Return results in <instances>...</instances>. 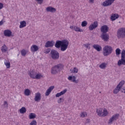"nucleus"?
I'll list each match as a JSON object with an SVG mask.
<instances>
[{
    "instance_id": "obj_14",
    "label": "nucleus",
    "mask_w": 125,
    "mask_h": 125,
    "mask_svg": "<svg viewBox=\"0 0 125 125\" xmlns=\"http://www.w3.org/2000/svg\"><path fill=\"white\" fill-rule=\"evenodd\" d=\"M34 100L36 102H40L41 101V99H42V95H41V93L37 92L35 94Z\"/></svg>"
},
{
    "instance_id": "obj_34",
    "label": "nucleus",
    "mask_w": 125,
    "mask_h": 125,
    "mask_svg": "<svg viewBox=\"0 0 125 125\" xmlns=\"http://www.w3.org/2000/svg\"><path fill=\"white\" fill-rule=\"evenodd\" d=\"M87 116V113L85 111L82 112L80 114L81 118H85Z\"/></svg>"
},
{
    "instance_id": "obj_18",
    "label": "nucleus",
    "mask_w": 125,
    "mask_h": 125,
    "mask_svg": "<svg viewBox=\"0 0 125 125\" xmlns=\"http://www.w3.org/2000/svg\"><path fill=\"white\" fill-rule=\"evenodd\" d=\"M42 78H43V75L42 73H40V72L37 71L34 80H40V79Z\"/></svg>"
},
{
    "instance_id": "obj_6",
    "label": "nucleus",
    "mask_w": 125,
    "mask_h": 125,
    "mask_svg": "<svg viewBox=\"0 0 125 125\" xmlns=\"http://www.w3.org/2000/svg\"><path fill=\"white\" fill-rule=\"evenodd\" d=\"M119 117H120V114L118 113H116L112 115V117L109 118L108 124L109 125H112V124H113V122H115L119 119Z\"/></svg>"
},
{
    "instance_id": "obj_37",
    "label": "nucleus",
    "mask_w": 125,
    "mask_h": 125,
    "mask_svg": "<svg viewBox=\"0 0 125 125\" xmlns=\"http://www.w3.org/2000/svg\"><path fill=\"white\" fill-rule=\"evenodd\" d=\"M29 118L30 120L36 118V114L35 113H31L29 115Z\"/></svg>"
},
{
    "instance_id": "obj_2",
    "label": "nucleus",
    "mask_w": 125,
    "mask_h": 125,
    "mask_svg": "<svg viewBox=\"0 0 125 125\" xmlns=\"http://www.w3.org/2000/svg\"><path fill=\"white\" fill-rule=\"evenodd\" d=\"M63 67L64 65L61 63L53 66L51 69V74L52 75H56V74H58L59 72L62 71Z\"/></svg>"
},
{
    "instance_id": "obj_20",
    "label": "nucleus",
    "mask_w": 125,
    "mask_h": 125,
    "mask_svg": "<svg viewBox=\"0 0 125 125\" xmlns=\"http://www.w3.org/2000/svg\"><path fill=\"white\" fill-rule=\"evenodd\" d=\"M5 37H10L12 35V32L9 30H5L4 31Z\"/></svg>"
},
{
    "instance_id": "obj_12",
    "label": "nucleus",
    "mask_w": 125,
    "mask_h": 125,
    "mask_svg": "<svg viewBox=\"0 0 125 125\" xmlns=\"http://www.w3.org/2000/svg\"><path fill=\"white\" fill-rule=\"evenodd\" d=\"M118 63H125V50H122L121 59L118 62Z\"/></svg>"
},
{
    "instance_id": "obj_16",
    "label": "nucleus",
    "mask_w": 125,
    "mask_h": 125,
    "mask_svg": "<svg viewBox=\"0 0 125 125\" xmlns=\"http://www.w3.org/2000/svg\"><path fill=\"white\" fill-rule=\"evenodd\" d=\"M54 89V86H51L47 89L45 93V96H48L52 90Z\"/></svg>"
},
{
    "instance_id": "obj_42",
    "label": "nucleus",
    "mask_w": 125,
    "mask_h": 125,
    "mask_svg": "<svg viewBox=\"0 0 125 125\" xmlns=\"http://www.w3.org/2000/svg\"><path fill=\"white\" fill-rule=\"evenodd\" d=\"M30 125H37V121L36 120L32 121L30 124Z\"/></svg>"
},
{
    "instance_id": "obj_4",
    "label": "nucleus",
    "mask_w": 125,
    "mask_h": 125,
    "mask_svg": "<svg viewBox=\"0 0 125 125\" xmlns=\"http://www.w3.org/2000/svg\"><path fill=\"white\" fill-rule=\"evenodd\" d=\"M50 56L53 60L59 59V52L55 49H52L50 52Z\"/></svg>"
},
{
    "instance_id": "obj_35",
    "label": "nucleus",
    "mask_w": 125,
    "mask_h": 125,
    "mask_svg": "<svg viewBox=\"0 0 125 125\" xmlns=\"http://www.w3.org/2000/svg\"><path fill=\"white\" fill-rule=\"evenodd\" d=\"M125 80H122L118 84V85H117V86L118 87H120V88L122 89V87L123 86V85H124V84H125Z\"/></svg>"
},
{
    "instance_id": "obj_32",
    "label": "nucleus",
    "mask_w": 125,
    "mask_h": 125,
    "mask_svg": "<svg viewBox=\"0 0 125 125\" xmlns=\"http://www.w3.org/2000/svg\"><path fill=\"white\" fill-rule=\"evenodd\" d=\"M24 95L29 96L31 94V91L29 89H26L24 92Z\"/></svg>"
},
{
    "instance_id": "obj_21",
    "label": "nucleus",
    "mask_w": 125,
    "mask_h": 125,
    "mask_svg": "<svg viewBox=\"0 0 125 125\" xmlns=\"http://www.w3.org/2000/svg\"><path fill=\"white\" fill-rule=\"evenodd\" d=\"M67 92V89H65L64 90L62 91L60 93H58L56 94V97H60V96H62V95H63V94H65Z\"/></svg>"
},
{
    "instance_id": "obj_50",
    "label": "nucleus",
    "mask_w": 125,
    "mask_h": 125,
    "mask_svg": "<svg viewBox=\"0 0 125 125\" xmlns=\"http://www.w3.org/2000/svg\"><path fill=\"white\" fill-rule=\"evenodd\" d=\"M3 24V21H0V26H1Z\"/></svg>"
},
{
    "instance_id": "obj_43",
    "label": "nucleus",
    "mask_w": 125,
    "mask_h": 125,
    "mask_svg": "<svg viewBox=\"0 0 125 125\" xmlns=\"http://www.w3.org/2000/svg\"><path fill=\"white\" fill-rule=\"evenodd\" d=\"M50 51H51V49H50V48H48L45 50L44 53H45L46 54H48V53H49Z\"/></svg>"
},
{
    "instance_id": "obj_38",
    "label": "nucleus",
    "mask_w": 125,
    "mask_h": 125,
    "mask_svg": "<svg viewBox=\"0 0 125 125\" xmlns=\"http://www.w3.org/2000/svg\"><path fill=\"white\" fill-rule=\"evenodd\" d=\"M3 108H8V103H7V102L4 101L3 104L2 105Z\"/></svg>"
},
{
    "instance_id": "obj_48",
    "label": "nucleus",
    "mask_w": 125,
    "mask_h": 125,
    "mask_svg": "<svg viewBox=\"0 0 125 125\" xmlns=\"http://www.w3.org/2000/svg\"><path fill=\"white\" fill-rule=\"evenodd\" d=\"M117 64L119 66H121L122 64L125 65V63H118Z\"/></svg>"
},
{
    "instance_id": "obj_17",
    "label": "nucleus",
    "mask_w": 125,
    "mask_h": 125,
    "mask_svg": "<svg viewBox=\"0 0 125 125\" xmlns=\"http://www.w3.org/2000/svg\"><path fill=\"white\" fill-rule=\"evenodd\" d=\"M54 45V41H48L45 43V47H52Z\"/></svg>"
},
{
    "instance_id": "obj_13",
    "label": "nucleus",
    "mask_w": 125,
    "mask_h": 125,
    "mask_svg": "<svg viewBox=\"0 0 125 125\" xmlns=\"http://www.w3.org/2000/svg\"><path fill=\"white\" fill-rule=\"evenodd\" d=\"M109 31V27L106 25H104L101 27L102 34L106 33Z\"/></svg>"
},
{
    "instance_id": "obj_25",
    "label": "nucleus",
    "mask_w": 125,
    "mask_h": 125,
    "mask_svg": "<svg viewBox=\"0 0 125 125\" xmlns=\"http://www.w3.org/2000/svg\"><path fill=\"white\" fill-rule=\"evenodd\" d=\"M118 17H119L118 15L114 14L111 16L110 19L111 21H115V20L118 19Z\"/></svg>"
},
{
    "instance_id": "obj_5",
    "label": "nucleus",
    "mask_w": 125,
    "mask_h": 125,
    "mask_svg": "<svg viewBox=\"0 0 125 125\" xmlns=\"http://www.w3.org/2000/svg\"><path fill=\"white\" fill-rule=\"evenodd\" d=\"M117 37L118 39H122L125 37V28H121L118 29L117 33Z\"/></svg>"
},
{
    "instance_id": "obj_11",
    "label": "nucleus",
    "mask_w": 125,
    "mask_h": 125,
    "mask_svg": "<svg viewBox=\"0 0 125 125\" xmlns=\"http://www.w3.org/2000/svg\"><path fill=\"white\" fill-rule=\"evenodd\" d=\"M101 38L104 42H108L109 41V34L106 33H102Z\"/></svg>"
},
{
    "instance_id": "obj_31",
    "label": "nucleus",
    "mask_w": 125,
    "mask_h": 125,
    "mask_svg": "<svg viewBox=\"0 0 125 125\" xmlns=\"http://www.w3.org/2000/svg\"><path fill=\"white\" fill-rule=\"evenodd\" d=\"M1 50L3 53L6 52L7 51V46H6L5 44H4L1 47Z\"/></svg>"
},
{
    "instance_id": "obj_24",
    "label": "nucleus",
    "mask_w": 125,
    "mask_h": 125,
    "mask_svg": "<svg viewBox=\"0 0 125 125\" xmlns=\"http://www.w3.org/2000/svg\"><path fill=\"white\" fill-rule=\"evenodd\" d=\"M109 114V112L107 110V109L104 108L103 109V113L102 114V117H106Z\"/></svg>"
},
{
    "instance_id": "obj_15",
    "label": "nucleus",
    "mask_w": 125,
    "mask_h": 125,
    "mask_svg": "<svg viewBox=\"0 0 125 125\" xmlns=\"http://www.w3.org/2000/svg\"><path fill=\"white\" fill-rule=\"evenodd\" d=\"M46 11H47V12H51L52 13H55V12H56V9L51 6H48L46 7Z\"/></svg>"
},
{
    "instance_id": "obj_51",
    "label": "nucleus",
    "mask_w": 125,
    "mask_h": 125,
    "mask_svg": "<svg viewBox=\"0 0 125 125\" xmlns=\"http://www.w3.org/2000/svg\"><path fill=\"white\" fill-rule=\"evenodd\" d=\"M121 92H122L123 93H125V89H123L121 90Z\"/></svg>"
},
{
    "instance_id": "obj_28",
    "label": "nucleus",
    "mask_w": 125,
    "mask_h": 125,
    "mask_svg": "<svg viewBox=\"0 0 125 125\" xmlns=\"http://www.w3.org/2000/svg\"><path fill=\"white\" fill-rule=\"evenodd\" d=\"M121 88L120 87H118V86H117L113 90V93H114V94H117V93H119V92L121 90Z\"/></svg>"
},
{
    "instance_id": "obj_19",
    "label": "nucleus",
    "mask_w": 125,
    "mask_h": 125,
    "mask_svg": "<svg viewBox=\"0 0 125 125\" xmlns=\"http://www.w3.org/2000/svg\"><path fill=\"white\" fill-rule=\"evenodd\" d=\"M93 48H94V49H96V50H97V51H101V50H102V47H101V46H100V45L99 44H94L93 45Z\"/></svg>"
},
{
    "instance_id": "obj_9",
    "label": "nucleus",
    "mask_w": 125,
    "mask_h": 125,
    "mask_svg": "<svg viewBox=\"0 0 125 125\" xmlns=\"http://www.w3.org/2000/svg\"><path fill=\"white\" fill-rule=\"evenodd\" d=\"M67 80L72 83H79V80H77V77L74 75L68 76Z\"/></svg>"
},
{
    "instance_id": "obj_54",
    "label": "nucleus",
    "mask_w": 125,
    "mask_h": 125,
    "mask_svg": "<svg viewBox=\"0 0 125 125\" xmlns=\"http://www.w3.org/2000/svg\"><path fill=\"white\" fill-rule=\"evenodd\" d=\"M86 121H88V122H89V119H87Z\"/></svg>"
},
{
    "instance_id": "obj_41",
    "label": "nucleus",
    "mask_w": 125,
    "mask_h": 125,
    "mask_svg": "<svg viewBox=\"0 0 125 125\" xmlns=\"http://www.w3.org/2000/svg\"><path fill=\"white\" fill-rule=\"evenodd\" d=\"M62 102H64V99L60 98L58 100V103L60 104V103H62Z\"/></svg>"
},
{
    "instance_id": "obj_36",
    "label": "nucleus",
    "mask_w": 125,
    "mask_h": 125,
    "mask_svg": "<svg viewBox=\"0 0 125 125\" xmlns=\"http://www.w3.org/2000/svg\"><path fill=\"white\" fill-rule=\"evenodd\" d=\"M27 51L26 50H25V49H22L21 51V55H22V56H26V55H27Z\"/></svg>"
},
{
    "instance_id": "obj_40",
    "label": "nucleus",
    "mask_w": 125,
    "mask_h": 125,
    "mask_svg": "<svg viewBox=\"0 0 125 125\" xmlns=\"http://www.w3.org/2000/svg\"><path fill=\"white\" fill-rule=\"evenodd\" d=\"M115 52L117 55H120V54H121V49H120V48H117L115 50Z\"/></svg>"
},
{
    "instance_id": "obj_33",
    "label": "nucleus",
    "mask_w": 125,
    "mask_h": 125,
    "mask_svg": "<svg viewBox=\"0 0 125 125\" xmlns=\"http://www.w3.org/2000/svg\"><path fill=\"white\" fill-rule=\"evenodd\" d=\"M106 67H107V63H102L99 65V67L103 69H105Z\"/></svg>"
},
{
    "instance_id": "obj_29",
    "label": "nucleus",
    "mask_w": 125,
    "mask_h": 125,
    "mask_svg": "<svg viewBox=\"0 0 125 125\" xmlns=\"http://www.w3.org/2000/svg\"><path fill=\"white\" fill-rule=\"evenodd\" d=\"M27 112V109H26V107H22L20 109V113L21 114H25Z\"/></svg>"
},
{
    "instance_id": "obj_44",
    "label": "nucleus",
    "mask_w": 125,
    "mask_h": 125,
    "mask_svg": "<svg viewBox=\"0 0 125 125\" xmlns=\"http://www.w3.org/2000/svg\"><path fill=\"white\" fill-rule=\"evenodd\" d=\"M35 1H37L39 4H42L43 2V0H35Z\"/></svg>"
},
{
    "instance_id": "obj_27",
    "label": "nucleus",
    "mask_w": 125,
    "mask_h": 125,
    "mask_svg": "<svg viewBox=\"0 0 125 125\" xmlns=\"http://www.w3.org/2000/svg\"><path fill=\"white\" fill-rule=\"evenodd\" d=\"M20 28L22 29V28H24V27H26V21H23L20 22Z\"/></svg>"
},
{
    "instance_id": "obj_1",
    "label": "nucleus",
    "mask_w": 125,
    "mask_h": 125,
    "mask_svg": "<svg viewBox=\"0 0 125 125\" xmlns=\"http://www.w3.org/2000/svg\"><path fill=\"white\" fill-rule=\"evenodd\" d=\"M69 45V41L68 40H63L62 41H57L55 44V47L57 48H60L61 51H65L68 46Z\"/></svg>"
},
{
    "instance_id": "obj_53",
    "label": "nucleus",
    "mask_w": 125,
    "mask_h": 125,
    "mask_svg": "<svg viewBox=\"0 0 125 125\" xmlns=\"http://www.w3.org/2000/svg\"><path fill=\"white\" fill-rule=\"evenodd\" d=\"M17 54L18 56H19V54H20V53H19V52H18L17 53Z\"/></svg>"
},
{
    "instance_id": "obj_46",
    "label": "nucleus",
    "mask_w": 125,
    "mask_h": 125,
    "mask_svg": "<svg viewBox=\"0 0 125 125\" xmlns=\"http://www.w3.org/2000/svg\"><path fill=\"white\" fill-rule=\"evenodd\" d=\"M90 46V44L89 43H87V44H84V46L86 47V48H89V46Z\"/></svg>"
},
{
    "instance_id": "obj_3",
    "label": "nucleus",
    "mask_w": 125,
    "mask_h": 125,
    "mask_svg": "<svg viewBox=\"0 0 125 125\" xmlns=\"http://www.w3.org/2000/svg\"><path fill=\"white\" fill-rule=\"evenodd\" d=\"M113 52V47L111 46L106 45L103 48V54L104 56H108L110 54H112Z\"/></svg>"
},
{
    "instance_id": "obj_52",
    "label": "nucleus",
    "mask_w": 125,
    "mask_h": 125,
    "mask_svg": "<svg viewBox=\"0 0 125 125\" xmlns=\"http://www.w3.org/2000/svg\"><path fill=\"white\" fill-rule=\"evenodd\" d=\"M70 29H71V30H74V25L73 26H70Z\"/></svg>"
},
{
    "instance_id": "obj_45",
    "label": "nucleus",
    "mask_w": 125,
    "mask_h": 125,
    "mask_svg": "<svg viewBox=\"0 0 125 125\" xmlns=\"http://www.w3.org/2000/svg\"><path fill=\"white\" fill-rule=\"evenodd\" d=\"M5 65L6 66L7 69H9L10 68V63H5Z\"/></svg>"
},
{
    "instance_id": "obj_30",
    "label": "nucleus",
    "mask_w": 125,
    "mask_h": 125,
    "mask_svg": "<svg viewBox=\"0 0 125 125\" xmlns=\"http://www.w3.org/2000/svg\"><path fill=\"white\" fill-rule=\"evenodd\" d=\"M71 73L77 74L79 72V69L77 67H74L72 69H70Z\"/></svg>"
},
{
    "instance_id": "obj_10",
    "label": "nucleus",
    "mask_w": 125,
    "mask_h": 125,
    "mask_svg": "<svg viewBox=\"0 0 125 125\" xmlns=\"http://www.w3.org/2000/svg\"><path fill=\"white\" fill-rule=\"evenodd\" d=\"M97 27H98V22L96 21H94L89 26V30L90 31H93V30H94V29H96Z\"/></svg>"
},
{
    "instance_id": "obj_39",
    "label": "nucleus",
    "mask_w": 125,
    "mask_h": 125,
    "mask_svg": "<svg viewBox=\"0 0 125 125\" xmlns=\"http://www.w3.org/2000/svg\"><path fill=\"white\" fill-rule=\"evenodd\" d=\"M87 21H84L82 22L81 25L82 26V27H85L87 26Z\"/></svg>"
},
{
    "instance_id": "obj_7",
    "label": "nucleus",
    "mask_w": 125,
    "mask_h": 125,
    "mask_svg": "<svg viewBox=\"0 0 125 125\" xmlns=\"http://www.w3.org/2000/svg\"><path fill=\"white\" fill-rule=\"evenodd\" d=\"M37 72H38V70L36 69L30 70L28 72V75L30 78H31V79H35V78L36 77V75H37Z\"/></svg>"
},
{
    "instance_id": "obj_26",
    "label": "nucleus",
    "mask_w": 125,
    "mask_h": 125,
    "mask_svg": "<svg viewBox=\"0 0 125 125\" xmlns=\"http://www.w3.org/2000/svg\"><path fill=\"white\" fill-rule=\"evenodd\" d=\"M74 31H75V32H83V30L81 28H80V27L76 26V25H74Z\"/></svg>"
},
{
    "instance_id": "obj_22",
    "label": "nucleus",
    "mask_w": 125,
    "mask_h": 125,
    "mask_svg": "<svg viewBox=\"0 0 125 125\" xmlns=\"http://www.w3.org/2000/svg\"><path fill=\"white\" fill-rule=\"evenodd\" d=\"M39 50V47L36 45H33L31 47V51L32 52H36V51H38Z\"/></svg>"
},
{
    "instance_id": "obj_47",
    "label": "nucleus",
    "mask_w": 125,
    "mask_h": 125,
    "mask_svg": "<svg viewBox=\"0 0 125 125\" xmlns=\"http://www.w3.org/2000/svg\"><path fill=\"white\" fill-rule=\"evenodd\" d=\"M3 8V4L1 2H0V10Z\"/></svg>"
},
{
    "instance_id": "obj_55",
    "label": "nucleus",
    "mask_w": 125,
    "mask_h": 125,
    "mask_svg": "<svg viewBox=\"0 0 125 125\" xmlns=\"http://www.w3.org/2000/svg\"><path fill=\"white\" fill-rule=\"evenodd\" d=\"M100 93H101V92H100Z\"/></svg>"
},
{
    "instance_id": "obj_8",
    "label": "nucleus",
    "mask_w": 125,
    "mask_h": 125,
    "mask_svg": "<svg viewBox=\"0 0 125 125\" xmlns=\"http://www.w3.org/2000/svg\"><path fill=\"white\" fill-rule=\"evenodd\" d=\"M114 1H115V0H105L103 2L102 5L104 7L110 6V5H112Z\"/></svg>"
},
{
    "instance_id": "obj_23",
    "label": "nucleus",
    "mask_w": 125,
    "mask_h": 125,
    "mask_svg": "<svg viewBox=\"0 0 125 125\" xmlns=\"http://www.w3.org/2000/svg\"><path fill=\"white\" fill-rule=\"evenodd\" d=\"M103 112V109L100 108H97L96 110V113L99 117H102V113Z\"/></svg>"
},
{
    "instance_id": "obj_49",
    "label": "nucleus",
    "mask_w": 125,
    "mask_h": 125,
    "mask_svg": "<svg viewBox=\"0 0 125 125\" xmlns=\"http://www.w3.org/2000/svg\"><path fill=\"white\" fill-rule=\"evenodd\" d=\"M90 3H93L94 2V0H89Z\"/></svg>"
}]
</instances>
